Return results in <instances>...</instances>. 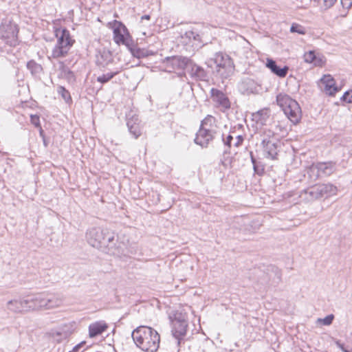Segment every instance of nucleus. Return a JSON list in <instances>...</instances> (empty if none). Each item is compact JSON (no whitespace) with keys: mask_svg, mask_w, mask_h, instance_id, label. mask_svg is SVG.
Instances as JSON below:
<instances>
[{"mask_svg":"<svg viewBox=\"0 0 352 352\" xmlns=\"http://www.w3.org/2000/svg\"><path fill=\"white\" fill-rule=\"evenodd\" d=\"M126 125L130 133L135 138H138L142 134L140 121L137 116H133L127 119Z\"/></svg>","mask_w":352,"mask_h":352,"instance_id":"6ab92c4d","label":"nucleus"},{"mask_svg":"<svg viewBox=\"0 0 352 352\" xmlns=\"http://www.w3.org/2000/svg\"><path fill=\"white\" fill-rule=\"evenodd\" d=\"M340 3L345 9H349L352 6V0H340Z\"/></svg>","mask_w":352,"mask_h":352,"instance_id":"ea45409f","label":"nucleus"},{"mask_svg":"<svg viewBox=\"0 0 352 352\" xmlns=\"http://www.w3.org/2000/svg\"><path fill=\"white\" fill-rule=\"evenodd\" d=\"M113 39L117 44H123L126 47H130L133 43L126 28L121 23H118L113 29Z\"/></svg>","mask_w":352,"mask_h":352,"instance_id":"9d476101","label":"nucleus"},{"mask_svg":"<svg viewBox=\"0 0 352 352\" xmlns=\"http://www.w3.org/2000/svg\"><path fill=\"white\" fill-rule=\"evenodd\" d=\"M188 72L193 79L197 80H206L208 74L206 70L201 66L193 63L191 60L187 67Z\"/></svg>","mask_w":352,"mask_h":352,"instance_id":"dca6fc26","label":"nucleus"},{"mask_svg":"<svg viewBox=\"0 0 352 352\" xmlns=\"http://www.w3.org/2000/svg\"><path fill=\"white\" fill-rule=\"evenodd\" d=\"M111 71L107 72V74H102L97 77V81L104 84L108 82L111 79H112L115 76L119 74L121 72V68H111Z\"/></svg>","mask_w":352,"mask_h":352,"instance_id":"bb28decb","label":"nucleus"},{"mask_svg":"<svg viewBox=\"0 0 352 352\" xmlns=\"http://www.w3.org/2000/svg\"><path fill=\"white\" fill-rule=\"evenodd\" d=\"M27 67L32 75H37L43 70L41 65L36 63L34 60L28 61L27 63Z\"/></svg>","mask_w":352,"mask_h":352,"instance_id":"7c9ffc66","label":"nucleus"},{"mask_svg":"<svg viewBox=\"0 0 352 352\" xmlns=\"http://www.w3.org/2000/svg\"><path fill=\"white\" fill-rule=\"evenodd\" d=\"M113 62V58L111 52L109 50H102L97 56L96 64L100 68H107L111 69L110 66Z\"/></svg>","mask_w":352,"mask_h":352,"instance_id":"a211bd4d","label":"nucleus"},{"mask_svg":"<svg viewBox=\"0 0 352 352\" xmlns=\"http://www.w3.org/2000/svg\"><path fill=\"white\" fill-rule=\"evenodd\" d=\"M336 344L344 351V352H349L346 350L344 349L343 344H342L340 341H336Z\"/></svg>","mask_w":352,"mask_h":352,"instance_id":"a18cd8bd","label":"nucleus"},{"mask_svg":"<svg viewBox=\"0 0 352 352\" xmlns=\"http://www.w3.org/2000/svg\"><path fill=\"white\" fill-rule=\"evenodd\" d=\"M278 105L283 109L287 117L294 124L301 118V109L298 103L285 94H279L276 96Z\"/></svg>","mask_w":352,"mask_h":352,"instance_id":"39448f33","label":"nucleus"},{"mask_svg":"<svg viewBox=\"0 0 352 352\" xmlns=\"http://www.w3.org/2000/svg\"><path fill=\"white\" fill-rule=\"evenodd\" d=\"M333 318L334 316L333 314H329L324 318H319L318 322H322L324 325L328 326L332 323Z\"/></svg>","mask_w":352,"mask_h":352,"instance_id":"e433bc0d","label":"nucleus"},{"mask_svg":"<svg viewBox=\"0 0 352 352\" xmlns=\"http://www.w3.org/2000/svg\"><path fill=\"white\" fill-rule=\"evenodd\" d=\"M86 239L89 245L101 251L116 256L123 254L122 243L118 242L116 234L102 228H91L86 232Z\"/></svg>","mask_w":352,"mask_h":352,"instance_id":"f257e3e1","label":"nucleus"},{"mask_svg":"<svg viewBox=\"0 0 352 352\" xmlns=\"http://www.w3.org/2000/svg\"><path fill=\"white\" fill-rule=\"evenodd\" d=\"M290 31L291 32H296L299 34H305L306 32L305 28L297 23H293L292 25Z\"/></svg>","mask_w":352,"mask_h":352,"instance_id":"f704fd0d","label":"nucleus"},{"mask_svg":"<svg viewBox=\"0 0 352 352\" xmlns=\"http://www.w3.org/2000/svg\"><path fill=\"white\" fill-rule=\"evenodd\" d=\"M305 61L309 63H314L315 65H317V63H316V55L314 52L309 51L305 54L304 55Z\"/></svg>","mask_w":352,"mask_h":352,"instance_id":"c9c22d12","label":"nucleus"},{"mask_svg":"<svg viewBox=\"0 0 352 352\" xmlns=\"http://www.w3.org/2000/svg\"><path fill=\"white\" fill-rule=\"evenodd\" d=\"M31 122L36 126H40L39 117L38 116H31Z\"/></svg>","mask_w":352,"mask_h":352,"instance_id":"79ce46f5","label":"nucleus"},{"mask_svg":"<svg viewBox=\"0 0 352 352\" xmlns=\"http://www.w3.org/2000/svg\"><path fill=\"white\" fill-rule=\"evenodd\" d=\"M30 311L50 309L60 307L63 299L58 295L38 293L26 296Z\"/></svg>","mask_w":352,"mask_h":352,"instance_id":"7ed1b4c3","label":"nucleus"},{"mask_svg":"<svg viewBox=\"0 0 352 352\" xmlns=\"http://www.w3.org/2000/svg\"><path fill=\"white\" fill-rule=\"evenodd\" d=\"M336 170L335 163L332 162L313 164L307 170V175L311 179L331 175Z\"/></svg>","mask_w":352,"mask_h":352,"instance_id":"0eeeda50","label":"nucleus"},{"mask_svg":"<svg viewBox=\"0 0 352 352\" xmlns=\"http://www.w3.org/2000/svg\"><path fill=\"white\" fill-rule=\"evenodd\" d=\"M243 84L246 87V91L250 93H256L258 91V85L253 79L247 78L243 80Z\"/></svg>","mask_w":352,"mask_h":352,"instance_id":"c85d7f7f","label":"nucleus"},{"mask_svg":"<svg viewBox=\"0 0 352 352\" xmlns=\"http://www.w3.org/2000/svg\"><path fill=\"white\" fill-rule=\"evenodd\" d=\"M215 135V134L211 133V131L200 127L196 134L195 142L201 147L206 148L209 142L214 138Z\"/></svg>","mask_w":352,"mask_h":352,"instance_id":"2eb2a0df","label":"nucleus"},{"mask_svg":"<svg viewBox=\"0 0 352 352\" xmlns=\"http://www.w3.org/2000/svg\"><path fill=\"white\" fill-rule=\"evenodd\" d=\"M342 101L346 102L347 103L352 102V90L351 91H346L342 97L341 98Z\"/></svg>","mask_w":352,"mask_h":352,"instance_id":"4c0bfd02","label":"nucleus"},{"mask_svg":"<svg viewBox=\"0 0 352 352\" xmlns=\"http://www.w3.org/2000/svg\"><path fill=\"white\" fill-rule=\"evenodd\" d=\"M234 70V65L228 64L224 65V67L217 68L215 72L220 78L226 79L232 75Z\"/></svg>","mask_w":352,"mask_h":352,"instance_id":"a878e982","label":"nucleus"},{"mask_svg":"<svg viewBox=\"0 0 352 352\" xmlns=\"http://www.w3.org/2000/svg\"><path fill=\"white\" fill-rule=\"evenodd\" d=\"M85 342L82 341L76 346H75L71 352H78L79 349L85 344Z\"/></svg>","mask_w":352,"mask_h":352,"instance_id":"37998d69","label":"nucleus"},{"mask_svg":"<svg viewBox=\"0 0 352 352\" xmlns=\"http://www.w3.org/2000/svg\"><path fill=\"white\" fill-rule=\"evenodd\" d=\"M7 309L12 313L21 314L30 311L27 297L25 298L13 299L7 302Z\"/></svg>","mask_w":352,"mask_h":352,"instance_id":"f8f14e48","label":"nucleus"},{"mask_svg":"<svg viewBox=\"0 0 352 352\" xmlns=\"http://www.w3.org/2000/svg\"><path fill=\"white\" fill-rule=\"evenodd\" d=\"M243 141V138L241 135H237L235 140H233L234 143L232 144L234 146L238 147L240 146Z\"/></svg>","mask_w":352,"mask_h":352,"instance_id":"a19ab883","label":"nucleus"},{"mask_svg":"<svg viewBox=\"0 0 352 352\" xmlns=\"http://www.w3.org/2000/svg\"><path fill=\"white\" fill-rule=\"evenodd\" d=\"M107 328V324L102 320L91 323L89 326V336L90 338H95L101 335Z\"/></svg>","mask_w":352,"mask_h":352,"instance_id":"412c9836","label":"nucleus"},{"mask_svg":"<svg viewBox=\"0 0 352 352\" xmlns=\"http://www.w3.org/2000/svg\"><path fill=\"white\" fill-rule=\"evenodd\" d=\"M55 35L57 42L52 51V57L54 58L66 56L74 43L71 38L69 31L65 28H56Z\"/></svg>","mask_w":352,"mask_h":352,"instance_id":"20e7f679","label":"nucleus"},{"mask_svg":"<svg viewBox=\"0 0 352 352\" xmlns=\"http://www.w3.org/2000/svg\"><path fill=\"white\" fill-rule=\"evenodd\" d=\"M58 93L61 95L63 98L66 101L68 102L69 100H71V96L69 92L63 86H59L58 87Z\"/></svg>","mask_w":352,"mask_h":352,"instance_id":"72a5a7b5","label":"nucleus"},{"mask_svg":"<svg viewBox=\"0 0 352 352\" xmlns=\"http://www.w3.org/2000/svg\"><path fill=\"white\" fill-rule=\"evenodd\" d=\"M262 145L265 157L272 160L276 159L278 155L277 144L274 140L263 139L262 140Z\"/></svg>","mask_w":352,"mask_h":352,"instance_id":"f3484780","label":"nucleus"},{"mask_svg":"<svg viewBox=\"0 0 352 352\" xmlns=\"http://www.w3.org/2000/svg\"><path fill=\"white\" fill-rule=\"evenodd\" d=\"M337 0H317L320 8L324 10L331 8Z\"/></svg>","mask_w":352,"mask_h":352,"instance_id":"2f4dec72","label":"nucleus"},{"mask_svg":"<svg viewBox=\"0 0 352 352\" xmlns=\"http://www.w3.org/2000/svg\"><path fill=\"white\" fill-rule=\"evenodd\" d=\"M269 277V285L276 287L281 282L282 272L278 267L272 266Z\"/></svg>","mask_w":352,"mask_h":352,"instance_id":"393cba45","label":"nucleus"},{"mask_svg":"<svg viewBox=\"0 0 352 352\" xmlns=\"http://www.w3.org/2000/svg\"><path fill=\"white\" fill-rule=\"evenodd\" d=\"M319 87L321 90L329 96H333L339 91L338 87L335 85L333 78L329 74L323 76L320 80Z\"/></svg>","mask_w":352,"mask_h":352,"instance_id":"4468645a","label":"nucleus"},{"mask_svg":"<svg viewBox=\"0 0 352 352\" xmlns=\"http://www.w3.org/2000/svg\"><path fill=\"white\" fill-rule=\"evenodd\" d=\"M170 319L173 326V335L178 340V344H179V340L186 335L187 330L188 322L186 315L182 312L176 311L173 316H170Z\"/></svg>","mask_w":352,"mask_h":352,"instance_id":"6e6552de","label":"nucleus"},{"mask_svg":"<svg viewBox=\"0 0 352 352\" xmlns=\"http://www.w3.org/2000/svg\"><path fill=\"white\" fill-rule=\"evenodd\" d=\"M131 336L137 346L144 351L155 352L160 346V335L150 327L140 326L133 331Z\"/></svg>","mask_w":352,"mask_h":352,"instance_id":"f03ea898","label":"nucleus"},{"mask_svg":"<svg viewBox=\"0 0 352 352\" xmlns=\"http://www.w3.org/2000/svg\"><path fill=\"white\" fill-rule=\"evenodd\" d=\"M216 65V69L219 67H224L226 65H234L232 60L227 54H224L221 52H217L214 54V58L210 60Z\"/></svg>","mask_w":352,"mask_h":352,"instance_id":"5701e85b","label":"nucleus"},{"mask_svg":"<svg viewBox=\"0 0 352 352\" xmlns=\"http://www.w3.org/2000/svg\"><path fill=\"white\" fill-rule=\"evenodd\" d=\"M211 98L217 103L221 111H225L230 108V102L228 98L221 91L212 88L210 90Z\"/></svg>","mask_w":352,"mask_h":352,"instance_id":"ddd939ff","label":"nucleus"},{"mask_svg":"<svg viewBox=\"0 0 352 352\" xmlns=\"http://www.w3.org/2000/svg\"><path fill=\"white\" fill-rule=\"evenodd\" d=\"M190 59L183 56H173L167 58L173 69H184L188 66Z\"/></svg>","mask_w":352,"mask_h":352,"instance_id":"4be33fe9","label":"nucleus"},{"mask_svg":"<svg viewBox=\"0 0 352 352\" xmlns=\"http://www.w3.org/2000/svg\"><path fill=\"white\" fill-rule=\"evenodd\" d=\"M60 74L62 76L65 77L68 80H72L74 79V74L72 72L69 68L63 65V64H62Z\"/></svg>","mask_w":352,"mask_h":352,"instance_id":"473e14b6","label":"nucleus"},{"mask_svg":"<svg viewBox=\"0 0 352 352\" xmlns=\"http://www.w3.org/2000/svg\"><path fill=\"white\" fill-rule=\"evenodd\" d=\"M224 144L230 148L232 145L233 137L231 135H228L225 139L223 137L222 138Z\"/></svg>","mask_w":352,"mask_h":352,"instance_id":"58836bf2","label":"nucleus"},{"mask_svg":"<svg viewBox=\"0 0 352 352\" xmlns=\"http://www.w3.org/2000/svg\"><path fill=\"white\" fill-rule=\"evenodd\" d=\"M337 192V187L330 183L318 184L308 188L305 190V193L307 195V199L310 201L321 199L323 197L327 198L336 195Z\"/></svg>","mask_w":352,"mask_h":352,"instance_id":"423d86ee","label":"nucleus"},{"mask_svg":"<svg viewBox=\"0 0 352 352\" xmlns=\"http://www.w3.org/2000/svg\"><path fill=\"white\" fill-rule=\"evenodd\" d=\"M182 43L186 45H190L192 47V50L199 48L201 44V38L199 34L193 30L186 31L181 36Z\"/></svg>","mask_w":352,"mask_h":352,"instance_id":"9b49d317","label":"nucleus"},{"mask_svg":"<svg viewBox=\"0 0 352 352\" xmlns=\"http://www.w3.org/2000/svg\"><path fill=\"white\" fill-rule=\"evenodd\" d=\"M18 32L19 29L15 23H4L1 25V37L10 46H16L18 44Z\"/></svg>","mask_w":352,"mask_h":352,"instance_id":"1a4fd4ad","label":"nucleus"},{"mask_svg":"<svg viewBox=\"0 0 352 352\" xmlns=\"http://www.w3.org/2000/svg\"><path fill=\"white\" fill-rule=\"evenodd\" d=\"M268 118L269 111L267 109H261L252 114V120L261 124H265Z\"/></svg>","mask_w":352,"mask_h":352,"instance_id":"cd10ccee","label":"nucleus"},{"mask_svg":"<svg viewBox=\"0 0 352 352\" xmlns=\"http://www.w3.org/2000/svg\"><path fill=\"white\" fill-rule=\"evenodd\" d=\"M132 45H133V44L130 47H128L130 50V51L133 56H135L138 58H141L146 57L148 56V52L147 50H146L144 49L133 47Z\"/></svg>","mask_w":352,"mask_h":352,"instance_id":"c756f323","label":"nucleus"},{"mask_svg":"<svg viewBox=\"0 0 352 352\" xmlns=\"http://www.w3.org/2000/svg\"><path fill=\"white\" fill-rule=\"evenodd\" d=\"M151 18L150 15L148 14H145V15H143L142 17H141V19L142 20H144V19H146V20H149Z\"/></svg>","mask_w":352,"mask_h":352,"instance_id":"49530a36","label":"nucleus"},{"mask_svg":"<svg viewBox=\"0 0 352 352\" xmlns=\"http://www.w3.org/2000/svg\"><path fill=\"white\" fill-rule=\"evenodd\" d=\"M266 67L269 68L273 74L280 78H285L289 71V67L287 66L280 67L274 60L270 58L267 59Z\"/></svg>","mask_w":352,"mask_h":352,"instance_id":"aec40b11","label":"nucleus"},{"mask_svg":"<svg viewBox=\"0 0 352 352\" xmlns=\"http://www.w3.org/2000/svg\"><path fill=\"white\" fill-rule=\"evenodd\" d=\"M201 128L208 129L211 131V133L217 134L218 126L217 125L216 118L211 116L208 115L201 123Z\"/></svg>","mask_w":352,"mask_h":352,"instance_id":"b1692460","label":"nucleus"},{"mask_svg":"<svg viewBox=\"0 0 352 352\" xmlns=\"http://www.w3.org/2000/svg\"><path fill=\"white\" fill-rule=\"evenodd\" d=\"M250 155H251V161H252V164H253V166H254V170H256V161L255 158L254 157V156H253V155H252V153H251V154H250Z\"/></svg>","mask_w":352,"mask_h":352,"instance_id":"c03bdc74","label":"nucleus"}]
</instances>
